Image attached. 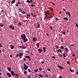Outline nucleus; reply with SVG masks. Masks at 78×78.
Masks as SVG:
<instances>
[{
  "label": "nucleus",
  "instance_id": "obj_1",
  "mask_svg": "<svg viewBox=\"0 0 78 78\" xmlns=\"http://www.w3.org/2000/svg\"><path fill=\"white\" fill-rule=\"evenodd\" d=\"M26 35L24 34H23L21 35V39L23 40L24 39V38L26 37Z\"/></svg>",
  "mask_w": 78,
  "mask_h": 78
},
{
  "label": "nucleus",
  "instance_id": "obj_2",
  "mask_svg": "<svg viewBox=\"0 0 78 78\" xmlns=\"http://www.w3.org/2000/svg\"><path fill=\"white\" fill-rule=\"evenodd\" d=\"M27 38V36L25 37L23 40V41H24V42H26L27 41H28V39L27 38Z\"/></svg>",
  "mask_w": 78,
  "mask_h": 78
},
{
  "label": "nucleus",
  "instance_id": "obj_3",
  "mask_svg": "<svg viewBox=\"0 0 78 78\" xmlns=\"http://www.w3.org/2000/svg\"><path fill=\"white\" fill-rule=\"evenodd\" d=\"M11 73L12 75L13 76H15V74L14 72L13 71H11Z\"/></svg>",
  "mask_w": 78,
  "mask_h": 78
},
{
  "label": "nucleus",
  "instance_id": "obj_4",
  "mask_svg": "<svg viewBox=\"0 0 78 78\" xmlns=\"http://www.w3.org/2000/svg\"><path fill=\"white\" fill-rule=\"evenodd\" d=\"M7 75H8L9 77H11L12 75L11 74L9 73H7Z\"/></svg>",
  "mask_w": 78,
  "mask_h": 78
},
{
  "label": "nucleus",
  "instance_id": "obj_5",
  "mask_svg": "<svg viewBox=\"0 0 78 78\" xmlns=\"http://www.w3.org/2000/svg\"><path fill=\"white\" fill-rule=\"evenodd\" d=\"M10 49H13L14 48V46H13L12 44H10Z\"/></svg>",
  "mask_w": 78,
  "mask_h": 78
},
{
  "label": "nucleus",
  "instance_id": "obj_6",
  "mask_svg": "<svg viewBox=\"0 0 78 78\" xmlns=\"http://www.w3.org/2000/svg\"><path fill=\"white\" fill-rule=\"evenodd\" d=\"M57 66L58 68H59V69H60L61 70H62L63 69V68L61 66H59V65H58V66Z\"/></svg>",
  "mask_w": 78,
  "mask_h": 78
},
{
  "label": "nucleus",
  "instance_id": "obj_7",
  "mask_svg": "<svg viewBox=\"0 0 78 78\" xmlns=\"http://www.w3.org/2000/svg\"><path fill=\"white\" fill-rule=\"evenodd\" d=\"M66 14H67V15H68L69 17H70L71 16V15L70 14V13L69 12H66Z\"/></svg>",
  "mask_w": 78,
  "mask_h": 78
},
{
  "label": "nucleus",
  "instance_id": "obj_8",
  "mask_svg": "<svg viewBox=\"0 0 78 78\" xmlns=\"http://www.w3.org/2000/svg\"><path fill=\"white\" fill-rule=\"evenodd\" d=\"M37 27L38 28H40V24H39L38 22H37Z\"/></svg>",
  "mask_w": 78,
  "mask_h": 78
},
{
  "label": "nucleus",
  "instance_id": "obj_9",
  "mask_svg": "<svg viewBox=\"0 0 78 78\" xmlns=\"http://www.w3.org/2000/svg\"><path fill=\"white\" fill-rule=\"evenodd\" d=\"M28 68V66H24L23 69L25 70H27Z\"/></svg>",
  "mask_w": 78,
  "mask_h": 78
},
{
  "label": "nucleus",
  "instance_id": "obj_10",
  "mask_svg": "<svg viewBox=\"0 0 78 78\" xmlns=\"http://www.w3.org/2000/svg\"><path fill=\"white\" fill-rule=\"evenodd\" d=\"M36 40H37V38H35V37H34V38H33V41L34 42H35L36 41Z\"/></svg>",
  "mask_w": 78,
  "mask_h": 78
},
{
  "label": "nucleus",
  "instance_id": "obj_11",
  "mask_svg": "<svg viewBox=\"0 0 78 78\" xmlns=\"http://www.w3.org/2000/svg\"><path fill=\"white\" fill-rule=\"evenodd\" d=\"M70 70L71 71V72L72 73H74L75 72V70L74 69L72 70L71 68L70 69Z\"/></svg>",
  "mask_w": 78,
  "mask_h": 78
},
{
  "label": "nucleus",
  "instance_id": "obj_12",
  "mask_svg": "<svg viewBox=\"0 0 78 78\" xmlns=\"http://www.w3.org/2000/svg\"><path fill=\"white\" fill-rule=\"evenodd\" d=\"M43 51H44V52H46V48L45 47H43Z\"/></svg>",
  "mask_w": 78,
  "mask_h": 78
},
{
  "label": "nucleus",
  "instance_id": "obj_13",
  "mask_svg": "<svg viewBox=\"0 0 78 78\" xmlns=\"http://www.w3.org/2000/svg\"><path fill=\"white\" fill-rule=\"evenodd\" d=\"M64 20L68 21V20H69L68 18L67 17H65L64 18Z\"/></svg>",
  "mask_w": 78,
  "mask_h": 78
},
{
  "label": "nucleus",
  "instance_id": "obj_14",
  "mask_svg": "<svg viewBox=\"0 0 78 78\" xmlns=\"http://www.w3.org/2000/svg\"><path fill=\"white\" fill-rule=\"evenodd\" d=\"M65 50H66V52H68V51H69V49H68V48H65Z\"/></svg>",
  "mask_w": 78,
  "mask_h": 78
},
{
  "label": "nucleus",
  "instance_id": "obj_15",
  "mask_svg": "<svg viewBox=\"0 0 78 78\" xmlns=\"http://www.w3.org/2000/svg\"><path fill=\"white\" fill-rule=\"evenodd\" d=\"M15 2H16V1H15V0H12V1L11 4H14V3Z\"/></svg>",
  "mask_w": 78,
  "mask_h": 78
},
{
  "label": "nucleus",
  "instance_id": "obj_16",
  "mask_svg": "<svg viewBox=\"0 0 78 78\" xmlns=\"http://www.w3.org/2000/svg\"><path fill=\"white\" fill-rule=\"evenodd\" d=\"M7 69L8 70H9V71H10L11 70V68L9 67L7 68Z\"/></svg>",
  "mask_w": 78,
  "mask_h": 78
},
{
  "label": "nucleus",
  "instance_id": "obj_17",
  "mask_svg": "<svg viewBox=\"0 0 78 78\" xmlns=\"http://www.w3.org/2000/svg\"><path fill=\"white\" fill-rule=\"evenodd\" d=\"M4 26V24L2 23H0V26L1 27H3Z\"/></svg>",
  "mask_w": 78,
  "mask_h": 78
},
{
  "label": "nucleus",
  "instance_id": "obj_18",
  "mask_svg": "<svg viewBox=\"0 0 78 78\" xmlns=\"http://www.w3.org/2000/svg\"><path fill=\"white\" fill-rule=\"evenodd\" d=\"M18 25H19V26H21L22 25V24L20 23V22H19L18 23Z\"/></svg>",
  "mask_w": 78,
  "mask_h": 78
},
{
  "label": "nucleus",
  "instance_id": "obj_19",
  "mask_svg": "<svg viewBox=\"0 0 78 78\" xmlns=\"http://www.w3.org/2000/svg\"><path fill=\"white\" fill-rule=\"evenodd\" d=\"M18 10H19V12H22V11L23 10L21 9H19Z\"/></svg>",
  "mask_w": 78,
  "mask_h": 78
},
{
  "label": "nucleus",
  "instance_id": "obj_20",
  "mask_svg": "<svg viewBox=\"0 0 78 78\" xmlns=\"http://www.w3.org/2000/svg\"><path fill=\"white\" fill-rule=\"evenodd\" d=\"M38 51H40L39 53H41V51H42V50L41 49H38Z\"/></svg>",
  "mask_w": 78,
  "mask_h": 78
},
{
  "label": "nucleus",
  "instance_id": "obj_21",
  "mask_svg": "<svg viewBox=\"0 0 78 78\" xmlns=\"http://www.w3.org/2000/svg\"><path fill=\"white\" fill-rule=\"evenodd\" d=\"M21 13L23 14H25V12L23 10H22Z\"/></svg>",
  "mask_w": 78,
  "mask_h": 78
},
{
  "label": "nucleus",
  "instance_id": "obj_22",
  "mask_svg": "<svg viewBox=\"0 0 78 78\" xmlns=\"http://www.w3.org/2000/svg\"><path fill=\"white\" fill-rule=\"evenodd\" d=\"M58 52H60V53H61L62 52V51L60 49H58Z\"/></svg>",
  "mask_w": 78,
  "mask_h": 78
},
{
  "label": "nucleus",
  "instance_id": "obj_23",
  "mask_svg": "<svg viewBox=\"0 0 78 78\" xmlns=\"http://www.w3.org/2000/svg\"><path fill=\"white\" fill-rule=\"evenodd\" d=\"M39 76L41 77V78H43V76L42 75H41V74H39Z\"/></svg>",
  "mask_w": 78,
  "mask_h": 78
},
{
  "label": "nucleus",
  "instance_id": "obj_24",
  "mask_svg": "<svg viewBox=\"0 0 78 78\" xmlns=\"http://www.w3.org/2000/svg\"><path fill=\"white\" fill-rule=\"evenodd\" d=\"M26 58H30V57L28 56V55H27L26 56H25Z\"/></svg>",
  "mask_w": 78,
  "mask_h": 78
},
{
  "label": "nucleus",
  "instance_id": "obj_25",
  "mask_svg": "<svg viewBox=\"0 0 78 78\" xmlns=\"http://www.w3.org/2000/svg\"><path fill=\"white\" fill-rule=\"evenodd\" d=\"M46 12V13H45V15L48 16V15L49 13L48 12Z\"/></svg>",
  "mask_w": 78,
  "mask_h": 78
},
{
  "label": "nucleus",
  "instance_id": "obj_26",
  "mask_svg": "<svg viewBox=\"0 0 78 78\" xmlns=\"http://www.w3.org/2000/svg\"><path fill=\"white\" fill-rule=\"evenodd\" d=\"M36 45L37 47H39V44L38 43H37V44Z\"/></svg>",
  "mask_w": 78,
  "mask_h": 78
},
{
  "label": "nucleus",
  "instance_id": "obj_27",
  "mask_svg": "<svg viewBox=\"0 0 78 78\" xmlns=\"http://www.w3.org/2000/svg\"><path fill=\"white\" fill-rule=\"evenodd\" d=\"M62 34H63L64 35H65V34H66V32H65L64 31L62 32Z\"/></svg>",
  "mask_w": 78,
  "mask_h": 78
},
{
  "label": "nucleus",
  "instance_id": "obj_28",
  "mask_svg": "<svg viewBox=\"0 0 78 78\" xmlns=\"http://www.w3.org/2000/svg\"><path fill=\"white\" fill-rule=\"evenodd\" d=\"M60 48L61 49H63L64 48V47H63V46H61L60 47Z\"/></svg>",
  "mask_w": 78,
  "mask_h": 78
},
{
  "label": "nucleus",
  "instance_id": "obj_29",
  "mask_svg": "<svg viewBox=\"0 0 78 78\" xmlns=\"http://www.w3.org/2000/svg\"><path fill=\"white\" fill-rule=\"evenodd\" d=\"M38 70V69H34V71L35 72H37V71Z\"/></svg>",
  "mask_w": 78,
  "mask_h": 78
},
{
  "label": "nucleus",
  "instance_id": "obj_30",
  "mask_svg": "<svg viewBox=\"0 0 78 78\" xmlns=\"http://www.w3.org/2000/svg\"><path fill=\"white\" fill-rule=\"evenodd\" d=\"M63 56L64 57V58H66V56H65V52H64V53H63Z\"/></svg>",
  "mask_w": 78,
  "mask_h": 78
},
{
  "label": "nucleus",
  "instance_id": "obj_31",
  "mask_svg": "<svg viewBox=\"0 0 78 78\" xmlns=\"http://www.w3.org/2000/svg\"><path fill=\"white\" fill-rule=\"evenodd\" d=\"M15 75L16 76L19 77V75L18 74H17V73H15Z\"/></svg>",
  "mask_w": 78,
  "mask_h": 78
},
{
  "label": "nucleus",
  "instance_id": "obj_32",
  "mask_svg": "<svg viewBox=\"0 0 78 78\" xmlns=\"http://www.w3.org/2000/svg\"><path fill=\"white\" fill-rule=\"evenodd\" d=\"M67 63L68 64H69V65H70V63L69 61H67Z\"/></svg>",
  "mask_w": 78,
  "mask_h": 78
},
{
  "label": "nucleus",
  "instance_id": "obj_33",
  "mask_svg": "<svg viewBox=\"0 0 78 78\" xmlns=\"http://www.w3.org/2000/svg\"><path fill=\"white\" fill-rule=\"evenodd\" d=\"M59 56L61 58H62V55H61V54H60L59 55Z\"/></svg>",
  "mask_w": 78,
  "mask_h": 78
},
{
  "label": "nucleus",
  "instance_id": "obj_34",
  "mask_svg": "<svg viewBox=\"0 0 78 78\" xmlns=\"http://www.w3.org/2000/svg\"><path fill=\"white\" fill-rule=\"evenodd\" d=\"M28 71L29 73H30L31 72V70L29 69H28Z\"/></svg>",
  "mask_w": 78,
  "mask_h": 78
},
{
  "label": "nucleus",
  "instance_id": "obj_35",
  "mask_svg": "<svg viewBox=\"0 0 78 78\" xmlns=\"http://www.w3.org/2000/svg\"><path fill=\"white\" fill-rule=\"evenodd\" d=\"M24 74H27V71H26V70H25V71H24Z\"/></svg>",
  "mask_w": 78,
  "mask_h": 78
},
{
  "label": "nucleus",
  "instance_id": "obj_36",
  "mask_svg": "<svg viewBox=\"0 0 78 78\" xmlns=\"http://www.w3.org/2000/svg\"><path fill=\"white\" fill-rule=\"evenodd\" d=\"M20 55H21V56H23V54L22 53H20Z\"/></svg>",
  "mask_w": 78,
  "mask_h": 78
},
{
  "label": "nucleus",
  "instance_id": "obj_37",
  "mask_svg": "<svg viewBox=\"0 0 78 78\" xmlns=\"http://www.w3.org/2000/svg\"><path fill=\"white\" fill-rule=\"evenodd\" d=\"M26 2L27 3H30V1H29V0H27V1H26Z\"/></svg>",
  "mask_w": 78,
  "mask_h": 78
},
{
  "label": "nucleus",
  "instance_id": "obj_38",
  "mask_svg": "<svg viewBox=\"0 0 78 78\" xmlns=\"http://www.w3.org/2000/svg\"><path fill=\"white\" fill-rule=\"evenodd\" d=\"M75 23L76 26V27H78V24L77 23Z\"/></svg>",
  "mask_w": 78,
  "mask_h": 78
},
{
  "label": "nucleus",
  "instance_id": "obj_39",
  "mask_svg": "<svg viewBox=\"0 0 78 78\" xmlns=\"http://www.w3.org/2000/svg\"><path fill=\"white\" fill-rule=\"evenodd\" d=\"M50 28H51V30H53V27H52V26H51L50 27Z\"/></svg>",
  "mask_w": 78,
  "mask_h": 78
},
{
  "label": "nucleus",
  "instance_id": "obj_40",
  "mask_svg": "<svg viewBox=\"0 0 78 78\" xmlns=\"http://www.w3.org/2000/svg\"><path fill=\"white\" fill-rule=\"evenodd\" d=\"M20 54H17V55H16V56L18 57V56H19V57H20Z\"/></svg>",
  "mask_w": 78,
  "mask_h": 78
},
{
  "label": "nucleus",
  "instance_id": "obj_41",
  "mask_svg": "<svg viewBox=\"0 0 78 78\" xmlns=\"http://www.w3.org/2000/svg\"><path fill=\"white\" fill-rule=\"evenodd\" d=\"M12 25H10L9 27V28H12Z\"/></svg>",
  "mask_w": 78,
  "mask_h": 78
},
{
  "label": "nucleus",
  "instance_id": "obj_42",
  "mask_svg": "<svg viewBox=\"0 0 78 78\" xmlns=\"http://www.w3.org/2000/svg\"><path fill=\"white\" fill-rule=\"evenodd\" d=\"M55 47L56 48H58V46L57 45H55Z\"/></svg>",
  "mask_w": 78,
  "mask_h": 78
},
{
  "label": "nucleus",
  "instance_id": "obj_43",
  "mask_svg": "<svg viewBox=\"0 0 78 78\" xmlns=\"http://www.w3.org/2000/svg\"><path fill=\"white\" fill-rule=\"evenodd\" d=\"M14 28H15L14 27H12V30H14Z\"/></svg>",
  "mask_w": 78,
  "mask_h": 78
},
{
  "label": "nucleus",
  "instance_id": "obj_44",
  "mask_svg": "<svg viewBox=\"0 0 78 78\" xmlns=\"http://www.w3.org/2000/svg\"><path fill=\"white\" fill-rule=\"evenodd\" d=\"M23 21L24 22H25V21H27V20H23Z\"/></svg>",
  "mask_w": 78,
  "mask_h": 78
},
{
  "label": "nucleus",
  "instance_id": "obj_45",
  "mask_svg": "<svg viewBox=\"0 0 78 78\" xmlns=\"http://www.w3.org/2000/svg\"><path fill=\"white\" fill-rule=\"evenodd\" d=\"M10 58H12V55H10Z\"/></svg>",
  "mask_w": 78,
  "mask_h": 78
},
{
  "label": "nucleus",
  "instance_id": "obj_46",
  "mask_svg": "<svg viewBox=\"0 0 78 78\" xmlns=\"http://www.w3.org/2000/svg\"><path fill=\"white\" fill-rule=\"evenodd\" d=\"M27 16H28V17H30V15L27 14Z\"/></svg>",
  "mask_w": 78,
  "mask_h": 78
},
{
  "label": "nucleus",
  "instance_id": "obj_47",
  "mask_svg": "<svg viewBox=\"0 0 78 78\" xmlns=\"http://www.w3.org/2000/svg\"><path fill=\"white\" fill-rule=\"evenodd\" d=\"M15 5H16V6L17 7V6H18L19 5L18 4H16Z\"/></svg>",
  "mask_w": 78,
  "mask_h": 78
},
{
  "label": "nucleus",
  "instance_id": "obj_48",
  "mask_svg": "<svg viewBox=\"0 0 78 78\" xmlns=\"http://www.w3.org/2000/svg\"><path fill=\"white\" fill-rule=\"evenodd\" d=\"M32 2H33V1H32V0H30V2L32 3Z\"/></svg>",
  "mask_w": 78,
  "mask_h": 78
},
{
  "label": "nucleus",
  "instance_id": "obj_49",
  "mask_svg": "<svg viewBox=\"0 0 78 78\" xmlns=\"http://www.w3.org/2000/svg\"><path fill=\"white\" fill-rule=\"evenodd\" d=\"M41 63L42 64H44V62H43V61H41Z\"/></svg>",
  "mask_w": 78,
  "mask_h": 78
},
{
  "label": "nucleus",
  "instance_id": "obj_50",
  "mask_svg": "<svg viewBox=\"0 0 78 78\" xmlns=\"http://www.w3.org/2000/svg\"><path fill=\"white\" fill-rule=\"evenodd\" d=\"M50 8L51 9L52 11H53V9L52 8V7H50Z\"/></svg>",
  "mask_w": 78,
  "mask_h": 78
},
{
  "label": "nucleus",
  "instance_id": "obj_51",
  "mask_svg": "<svg viewBox=\"0 0 78 78\" xmlns=\"http://www.w3.org/2000/svg\"><path fill=\"white\" fill-rule=\"evenodd\" d=\"M63 10L64 11H66V9L63 8Z\"/></svg>",
  "mask_w": 78,
  "mask_h": 78
},
{
  "label": "nucleus",
  "instance_id": "obj_52",
  "mask_svg": "<svg viewBox=\"0 0 78 78\" xmlns=\"http://www.w3.org/2000/svg\"><path fill=\"white\" fill-rule=\"evenodd\" d=\"M75 54H73V55H72V56L74 57L75 56Z\"/></svg>",
  "mask_w": 78,
  "mask_h": 78
},
{
  "label": "nucleus",
  "instance_id": "obj_53",
  "mask_svg": "<svg viewBox=\"0 0 78 78\" xmlns=\"http://www.w3.org/2000/svg\"><path fill=\"white\" fill-rule=\"evenodd\" d=\"M58 78H62V76H60Z\"/></svg>",
  "mask_w": 78,
  "mask_h": 78
},
{
  "label": "nucleus",
  "instance_id": "obj_54",
  "mask_svg": "<svg viewBox=\"0 0 78 78\" xmlns=\"http://www.w3.org/2000/svg\"><path fill=\"white\" fill-rule=\"evenodd\" d=\"M23 66L24 67L26 66V65L25 63H24Z\"/></svg>",
  "mask_w": 78,
  "mask_h": 78
},
{
  "label": "nucleus",
  "instance_id": "obj_55",
  "mask_svg": "<svg viewBox=\"0 0 78 78\" xmlns=\"http://www.w3.org/2000/svg\"><path fill=\"white\" fill-rule=\"evenodd\" d=\"M19 47L20 48H23V47L22 46H19Z\"/></svg>",
  "mask_w": 78,
  "mask_h": 78
},
{
  "label": "nucleus",
  "instance_id": "obj_56",
  "mask_svg": "<svg viewBox=\"0 0 78 78\" xmlns=\"http://www.w3.org/2000/svg\"><path fill=\"white\" fill-rule=\"evenodd\" d=\"M26 47H22V49H26Z\"/></svg>",
  "mask_w": 78,
  "mask_h": 78
},
{
  "label": "nucleus",
  "instance_id": "obj_57",
  "mask_svg": "<svg viewBox=\"0 0 78 78\" xmlns=\"http://www.w3.org/2000/svg\"><path fill=\"white\" fill-rule=\"evenodd\" d=\"M34 6V5H31V7H33Z\"/></svg>",
  "mask_w": 78,
  "mask_h": 78
},
{
  "label": "nucleus",
  "instance_id": "obj_58",
  "mask_svg": "<svg viewBox=\"0 0 78 78\" xmlns=\"http://www.w3.org/2000/svg\"><path fill=\"white\" fill-rule=\"evenodd\" d=\"M47 70L48 71H50V70L49 68H48Z\"/></svg>",
  "mask_w": 78,
  "mask_h": 78
},
{
  "label": "nucleus",
  "instance_id": "obj_59",
  "mask_svg": "<svg viewBox=\"0 0 78 78\" xmlns=\"http://www.w3.org/2000/svg\"><path fill=\"white\" fill-rule=\"evenodd\" d=\"M56 20H57V21H58V18H56Z\"/></svg>",
  "mask_w": 78,
  "mask_h": 78
},
{
  "label": "nucleus",
  "instance_id": "obj_60",
  "mask_svg": "<svg viewBox=\"0 0 78 78\" xmlns=\"http://www.w3.org/2000/svg\"><path fill=\"white\" fill-rule=\"evenodd\" d=\"M46 78H47V77H48V76L47 75V74H46Z\"/></svg>",
  "mask_w": 78,
  "mask_h": 78
},
{
  "label": "nucleus",
  "instance_id": "obj_61",
  "mask_svg": "<svg viewBox=\"0 0 78 78\" xmlns=\"http://www.w3.org/2000/svg\"><path fill=\"white\" fill-rule=\"evenodd\" d=\"M23 60H24V61H25L26 60V59L25 58H24L23 59Z\"/></svg>",
  "mask_w": 78,
  "mask_h": 78
},
{
  "label": "nucleus",
  "instance_id": "obj_62",
  "mask_svg": "<svg viewBox=\"0 0 78 78\" xmlns=\"http://www.w3.org/2000/svg\"><path fill=\"white\" fill-rule=\"evenodd\" d=\"M61 42H63V40L62 38H61Z\"/></svg>",
  "mask_w": 78,
  "mask_h": 78
},
{
  "label": "nucleus",
  "instance_id": "obj_63",
  "mask_svg": "<svg viewBox=\"0 0 78 78\" xmlns=\"http://www.w3.org/2000/svg\"><path fill=\"white\" fill-rule=\"evenodd\" d=\"M1 12H4V10H2V11H1Z\"/></svg>",
  "mask_w": 78,
  "mask_h": 78
},
{
  "label": "nucleus",
  "instance_id": "obj_64",
  "mask_svg": "<svg viewBox=\"0 0 78 78\" xmlns=\"http://www.w3.org/2000/svg\"><path fill=\"white\" fill-rule=\"evenodd\" d=\"M28 78H30V75L28 76Z\"/></svg>",
  "mask_w": 78,
  "mask_h": 78
}]
</instances>
